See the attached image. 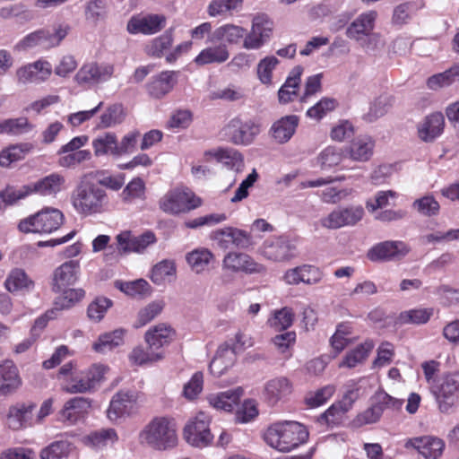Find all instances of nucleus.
Instances as JSON below:
<instances>
[{
  "label": "nucleus",
  "mask_w": 459,
  "mask_h": 459,
  "mask_svg": "<svg viewBox=\"0 0 459 459\" xmlns=\"http://www.w3.org/2000/svg\"><path fill=\"white\" fill-rule=\"evenodd\" d=\"M433 315V308L419 307L403 311L399 316L401 324H426Z\"/></svg>",
  "instance_id": "nucleus-52"
},
{
  "label": "nucleus",
  "mask_w": 459,
  "mask_h": 459,
  "mask_svg": "<svg viewBox=\"0 0 459 459\" xmlns=\"http://www.w3.org/2000/svg\"><path fill=\"white\" fill-rule=\"evenodd\" d=\"M31 195L29 185L22 186L19 188L7 186L0 192V210L7 205H13L17 201L26 198Z\"/></svg>",
  "instance_id": "nucleus-47"
},
{
  "label": "nucleus",
  "mask_w": 459,
  "mask_h": 459,
  "mask_svg": "<svg viewBox=\"0 0 459 459\" xmlns=\"http://www.w3.org/2000/svg\"><path fill=\"white\" fill-rule=\"evenodd\" d=\"M405 446L415 448L426 459H438L443 454L445 443L439 437L423 436L410 438Z\"/></svg>",
  "instance_id": "nucleus-20"
},
{
  "label": "nucleus",
  "mask_w": 459,
  "mask_h": 459,
  "mask_svg": "<svg viewBox=\"0 0 459 459\" xmlns=\"http://www.w3.org/2000/svg\"><path fill=\"white\" fill-rule=\"evenodd\" d=\"M57 164L65 169H74L82 162L91 159V152L89 150H81L79 152H68L59 155Z\"/></svg>",
  "instance_id": "nucleus-58"
},
{
  "label": "nucleus",
  "mask_w": 459,
  "mask_h": 459,
  "mask_svg": "<svg viewBox=\"0 0 459 459\" xmlns=\"http://www.w3.org/2000/svg\"><path fill=\"white\" fill-rule=\"evenodd\" d=\"M244 0H212L207 7V13L211 17L225 15L239 10Z\"/></svg>",
  "instance_id": "nucleus-49"
},
{
  "label": "nucleus",
  "mask_w": 459,
  "mask_h": 459,
  "mask_svg": "<svg viewBox=\"0 0 459 459\" xmlns=\"http://www.w3.org/2000/svg\"><path fill=\"white\" fill-rule=\"evenodd\" d=\"M279 65V60L274 56H267L262 58L256 67L257 78L262 84H273V72Z\"/></svg>",
  "instance_id": "nucleus-46"
},
{
  "label": "nucleus",
  "mask_w": 459,
  "mask_h": 459,
  "mask_svg": "<svg viewBox=\"0 0 459 459\" xmlns=\"http://www.w3.org/2000/svg\"><path fill=\"white\" fill-rule=\"evenodd\" d=\"M178 72L163 71L152 77L147 83L146 89L150 96L155 99H161L172 91L178 82Z\"/></svg>",
  "instance_id": "nucleus-24"
},
{
  "label": "nucleus",
  "mask_w": 459,
  "mask_h": 459,
  "mask_svg": "<svg viewBox=\"0 0 459 459\" xmlns=\"http://www.w3.org/2000/svg\"><path fill=\"white\" fill-rule=\"evenodd\" d=\"M65 184L64 176L57 172L51 173L29 186L32 194H39L42 196H56L60 193Z\"/></svg>",
  "instance_id": "nucleus-27"
},
{
  "label": "nucleus",
  "mask_w": 459,
  "mask_h": 459,
  "mask_svg": "<svg viewBox=\"0 0 459 459\" xmlns=\"http://www.w3.org/2000/svg\"><path fill=\"white\" fill-rule=\"evenodd\" d=\"M343 157L344 154L342 149L334 146H328L320 152L318 156V162L322 169H329L339 165Z\"/></svg>",
  "instance_id": "nucleus-55"
},
{
  "label": "nucleus",
  "mask_w": 459,
  "mask_h": 459,
  "mask_svg": "<svg viewBox=\"0 0 459 459\" xmlns=\"http://www.w3.org/2000/svg\"><path fill=\"white\" fill-rule=\"evenodd\" d=\"M302 73L303 67L300 65H297L290 70L284 83L278 91V99L280 103L287 104L292 101L297 96L301 82Z\"/></svg>",
  "instance_id": "nucleus-31"
},
{
  "label": "nucleus",
  "mask_w": 459,
  "mask_h": 459,
  "mask_svg": "<svg viewBox=\"0 0 459 459\" xmlns=\"http://www.w3.org/2000/svg\"><path fill=\"white\" fill-rule=\"evenodd\" d=\"M365 214L361 205H350L333 210L320 220V225L325 229L337 230L351 227L360 221Z\"/></svg>",
  "instance_id": "nucleus-11"
},
{
  "label": "nucleus",
  "mask_w": 459,
  "mask_h": 459,
  "mask_svg": "<svg viewBox=\"0 0 459 459\" xmlns=\"http://www.w3.org/2000/svg\"><path fill=\"white\" fill-rule=\"evenodd\" d=\"M60 292H62V296L55 302V309L68 308L75 302L81 300L85 295V291L82 289H70L68 287Z\"/></svg>",
  "instance_id": "nucleus-62"
},
{
  "label": "nucleus",
  "mask_w": 459,
  "mask_h": 459,
  "mask_svg": "<svg viewBox=\"0 0 459 459\" xmlns=\"http://www.w3.org/2000/svg\"><path fill=\"white\" fill-rule=\"evenodd\" d=\"M299 122V119L295 115H290L280 118L273 124L270 129L272 137L278 143H285L289 142L295 134Z\"/></svg>",
  "instance_id": "nucleus-30"
},
{
  "label": "nucleus",
  "mask_w": 459,
  "mask_h": 459,
  "mask_svg": "<svg viewBox=\"0 0 459 459\" xmlns=\"http://www.w3.org/2000/svg\"><path fill=\"white\" fill-rule=\"evenodd\" d=\"M71 451V443L56 441L44 448L40 453L41 459H66Z\"/></svg>",
  "instance_id": "nucleus-59"
},
{
  "label": "nucleus",
  "mask_w": 459,
  "mask_h": 459,
  "mask_svg": "<svg viewBox=\"0 0 459 459\" xmlns=\"http://www.w3.org/2000/svg\"><path fill=\"white\" fill-rule=\"evenodd\" d=\"M213 255L209 249L202 247L187 253L186 259L191 269L200 273L206 269Z\"/></svg>",
  "instance_id": "nucleus-43"
},
{
  "label": "nucleus",
  "mask_w": 459,
  "mask_h": 459,
  "mask_svg": "<svg viewBox=\"0 0 459 459\" xmlns=\"http://www.w3.org/2000/svg\"><path fill=\"white\" fill-rule=\"evenodd\" d=\"M177 273L176 264L173 260L164 259L156 264L152 270L151 280L156 285L170 281Z\"/></svg>",
  "instance_id": "nucleus-41"
},
{
  "label": "nucleus",
  "mask_w": 459,
  "mask_h": 459,
  "mask_svg": "<svg viewBox=\"0 0 459 459\" xmlns=\"http://www.w3.org/2000/svg\"><path fill=\"white\" fill-rule=\"evenodd\" d=\"M459 76V66H454L443 73L432 75L428 79V87L431 90H438L450 85Z\"/></svg>",
  "instance_id": "nucleus-56"
},
{
  "label": "nucleus",
  "mask_w": 459,
  "mask_h": 459,
  "mask_svg": "<svg viewBox=\"0 0 459 459\" xmlns=\"http://www.w3.org/2000/svg\"><path fill=\"white\" fill-rule=\"evenodd\" d=\"M52 74V65L45 60H38L16 71V77L20 83L39 84L47 81Z\"/></svg>",
  "instance_id": "nucleus-17"
},
{
  "label": "nucleus",
  "mask_w": 459,
  "mask_h": 459,
  "mask_svg": "<svg viewBox=\"0 0 459 459\" xmlns=\"http://www.w3.org/2000/svg\"><path fill=\"white\" fill-rule=\"evenodd\" d=\"M391 106V98L382 95L370 103L368 111L363 115L366 122L372 123L383 117Z\"/></svg>",
  "instance_id": "nucleus-51"
},
{
  "label": "nucleus",
  "mask_w": 459,
  "mask_h": 459,
  "mask_svg": "<svg viewBox=\"0 0 459 459\" xmlns=\"http://www.w3.org/2000/svg\"><path fill=\"white\" fill-rule=\"evenodd\" d=\"M173 37L170 31H165L160 37L153 39L145 48L146 53L153 57H161L172 45Z\"/></svg>",
  "instance_id": "nucleus-50"
},
{
  "label": "nucleus",
  "mask_w": 459,
  "mask_h": 459,
  "mask_svg": "<svg viewBox=\"0 0 459 459\" xmlns=\"http://www.w3.org/2000/svg\"><path fill=\"white\" fill-rule=\"evenodd\" d=\"M114 72L115 67L112 64L92 61L80 67L74 75V81L81 86L93 87L108 82Z\"/></svg>",
  "instance_id": "nucleus-10"
},
{
  "label": "nucleus",
  "mask_w": 459,
  "mask_h": 459,
  "mask_svg": "<svg viewBox=\"0 0 459 459\" xmlns=\"http://www.w3.org/2000/svg\"><path fill=\"white\" fill-rule=\"evenodd\" d=\"M32 128L26 117L5 119L0 122V134H22L28 133Z\"/></svg>",
  "instance_id": "nucleus-53"
},
{
  "label": "nucleus",
  "mask_w": 459,
  "mask_h": 459,
  "mask_svg": "<svg viewBox=\"0 0 459 459\" xmlns=\"http://www.w3.org/2000/svg\"><path fill=\"white\" fill-rule=\"evenodd\" d=\"M305 425L292 420L278 421L272 424L264 433V441L271 447L282 452H290L308 439Z\"/></svg>",
  "instance_id": "nucleus-2"
},
{
  "label": "nucleus",
  "mask_w": 459,
  "mask_h": 459,
  "mask_svg": "<svg viewBox=\"0 0 459 459\" xmlns=\"http://www.w3.org/2000/svg\"><path fill=\"white\" fill-rule=\"evenodd\" d=\"M222 267L247 274L263 273L266 270L264 264L255 262L249 255L239 252H229L222 260Z\"/></svg>",
  "instance_id": "nucleus-15"
},
{
  "label": "nucleus",
  "mask_w": 459,
  "mask_h": 459,
  "mask_svg": "<svg viewBox=\"0 0 459 459\" xmlns=\"http://www.w3.org/2000/svg\"><path fill=\"white\" fill-rule=\"evenodd\" d=\"M206 161L212 159L222 163L228 169L236 172H240L244 169V159L242 154L234 149H214L206 151L204 153Z\"/></svg>",
  "instance_id": "nucleus-26"
},
{
  "label": "nucleus",
  "mask_w": 459,
  "mask_h": 459,
  "mask_svg": "<svg viewBox=\"0 0 459 459\" xmlns=\"http://www.w3.org/2000/svg\"><path fill=\"white\" fill-rule=\"evenodd\" d=\"M80 273V262L78 260H69L58 266L53 274V290L61 291L71 285H74L78 280Z\"/></svg>",
  "instance_id": "nucleus-21"
},
{
  "label": "nucleus",
  "mask_w": 459,
  "mask_h": 459,
  "mask_svg": "<svg viewBox=\"0 0 459 459\" xmlns=\"http://www.w3.org/2000/svg\"><path fill=\"white\" fill-rule=\"evenodd\" d=\"M112 306V301L105 297L96 298L88 307L87 314L90 319L100 321L107 310Z\"/></svg>",
  "instance_id": "nucleus-63"
},
{
  "label": "nucleus",
  "mask_w": 459,
  "mask_h": 459,
  "mask_svg": "<svg viewBox=\"0 0 459 459\" xmlns=\"http://www.w3.org/2000/svg\"><path fill=\"white\" fill-rule=\"evenodd\" d=\"M143 403V394L135 389H122L117 392L107 411V416L111 421L134 415Z\"/></svg>",
  "instance_id": "nucleus-7"
},
{
  "label": "nucleus",
  "mask_w": 459,
  "mask_h": 459,
  "mask_svg": "<svg viewBox=\"0 0 459 459\" xmlns=\"http://www.w3.org/2000/svg\"><path fill=\"white\" fill-rule=\"evenodd\" d=\"M117 434L113 429H103L91 432L84 437L87 446L100 449L108 446H111L117 441Z\"/></svg>",
  "instance_id": "nucleus-40"
},
{
  "label": "nucleus",
  "mask_w": 459,
  "mask_h": 459,
  "mask_svg": "<svg viewBox=\"0 0 459 459\" xmlns=\"http://www.w3.org/2000/svg\"><path fill=\"white\" fill-rule=\"evenodd\" d=\"M377 18L376 11H368L360 13L347 28L346 36L359 41L363 37L369 36L375 28Z\"/></svg>",
  "instance_id": "nucleus-23"
},
{
  "label": "nucleus",
  "mask_w": 459,
  "mask_h": 459,
  "mask_svg": "<svg viewBox=\"0 0 459 459\" xmlns=\"http://www.w3.org/2000/svg\"><path fill=\"white\" fill-rule=\"evenodd\" d=\"M445 118L442 113H433L419 126L418 133L421 140L430 142L439 136L444 129Z\"/></svg>",
  "instance_id": "nucleus-32"
},
{
  "label": "nucleus",
  "mask_w": 459,
  "mask_h": 459,
  "mask_svg": "<svg viewBox=\"0 0 459 459\" xmlns=\"http://www.w3.org/2000/svg\"><path fill=\"white\" fill-rule=\"evenodd\" d=\"M22 385V379L15 363L11 359L0 362V396L15 394Z\"/></svg>",
  "instance_id": "nucleus-18"
},
{
  "label": "nucleus",
  "mask_w": 459,
  "mask_h": 459,
  "mask_svg": "<svg viewBox=\"0 0 459 459\" xmlns=\"http://www.w3.org/2000/svg\"><path fill=\"white\" fill-rule=\"evenodd\" d=\"M202 199L186 186L169 190L159 201L160 209L167 214L187 213L202 205Z\"/></svg>",
  "instance_id": "nucleus-5"
},
{
  "label": "nucleus",
  "mask_w": 459,
  "mask_h": 459,
  "mask_svg": "<svg viewBox=\"0 0 459 459\" xmlns=\"http://www.w3.org/2000/svg\"><path fill=\"white\" fill-rule=\"evenodd\" d=\"M293 391V385L285 377L268 380L263 389V399L271 407L285 403Z\"/></svg>",
  "instance_id": "nucleus-14"
},
{
  "label": "nucleus",
  "mask_w": 459,
  "mask_h": 459,
  "mask_svg": "<svg viewBox=\"0 0 459 459\" xmlns=\"http://www.w3.org/2000/svg\"><path fill=\"white\" fill-rule=\"evenodd\" d=\"M124 334L123 329L100 334L92 344V350L98 353H107L123 343Z\"/></svg>",
  "instance_id": "nucleus-38"
},
{
  "label": "nucleus",
  "mask_w": 459,
  "mask_h": 459,
  "mask_svg": "<svg viewBox=\"0 0 459 459\" xmlns=\"http://www.w3.org/2000/svg\"><path fill=\"white\" fill-rule=\"evenodd\" d=\"M441 412L448 411L459 401V373L445 375L431 386Z\"/></svg>",
  "instance_id": "nucleus-8"
},
{
  "label": "nucleus",
  "mask_w": 459,
  "mask_h": 459,
  "mask_svg": "<svg viewBox=\"0 0 459 459\" xmlns=\"http://www.w3.org/2000/svg\"><path fill=\"white\" fill-rule=\"evenodd\" d=\"M373 347L374 344L371 341H366L365 342L358 345L355 349L351 350L345 355L343 360L340 364V367L351 368L362 363L367 359Z\"/></svg>",
  "instance_id": "nucleus-42"
},
{
  "label": "nucleus",
  "mask_w": 459,
  "mask_h": 459,
  "mask_svg": "<svg viewBox=\"0 0 459 459\" xmlns=\"http://www.w3.org/2000/svg\"><path fill=\"white\" fill-rule=\"evenodd\" d=\"M261 254L273 262L289 261L296 256V246L287 238H273L264 242Z\"/></svg>",
  "instance_id": "nucleus-13"
},
{
  "label": "nucleus",
  "mask_w": 459,
  "mask_h": 459,
  "mask_svg": "<svg viewBox=\"0 0 459 459\" xmlns=\"http://www.w3.org/2000/svg\"><path fill=\"white\" fill-rule=\"evenodd\" d=\"M375 142L368 135L357 137L350 146V157L353 160L367 161L373 154Z\"/></svg>",
  "instance_id": "nucleus-36"
},
{
  "label": "nucleus",
  "mask_w": 459,
  "mask_h": 459,
  "mask_svg": "<svg viewBox=\"0 0 459 459\" xmlns=\"http://www.w3.org/2000/svg\"><path fill=\"white\" fill-rule=\"evenodd\" d=\"M211 418L204 411H199L189 419L184 428V437L188 444L195 447L207 446L213 436L210 430Z\"/></svg>",
  "instance_id": "nucleus-9"
},
{
  "label": "nucleus",
  "mask_w": 459,
  "mask_h": 459,
  "mask_svg": "<svg viewBox=\"0 0 459 459\" xmlns=\"http://www.w3.org/2000/svg\"><path fill=\"white\" fill-rule=\"evenodd\" d=\"M64 222L63 212L52 207H46L34 215L22 220L18 229L24 233L50 234L60 228Z\"/></svg>",
  "instance_id": "nucleus-6"
},
{
  "label": "nucleus",
  "mask_w": 459,
  "mask_h": 459,
  "mask_svg": "<svg viewBox=\"0 0 459 459\" xmlns=\"http://www.w3.org/2000/svg\"><path fill=\"white\" fill-rule=\"evenodd\" d=\"M116 286L128 296H143L150 292V284L143 279L134 281L117 282Z\"/></svg>",
  "instance_id": "nucleus-61"
},
{
  "label": "nucleus",
  "mask_w": 459,
  "mask_h": 459,
  "mask_svg": "<svg viewBox=\"0 0 459 459\" xmlns=\"http://www.w3.org/2000/svg\"><path fill=\"white\" fill-rule=\"evenodd\" d=\"M4 285L11 292H30L34 288V281L28 276L24 270L15 268L8 274Z\"/></svg>",
  "instance_id": "nucleus-35"
},
{
  "label": "nucleus",
  "mask_w": 459,
  "mask_h": 459,
  "mask_svg": "<svg viewBox=\"0 0 459 459\" xmlns=\"http://www.w3.org/2000/svg\"><path fill=\"white\" fill-rule=\"evenodd\" d=\"M335 388L333 385H325L315 392H310L307 394L305 401L310 407H318L326 403L334 394Z\"/></svg>",
  "instance_id": "nucleus-64"
},
{
  "label": "nucleus",
  "mask_w": 459,
  "mask_h": 459,
  "mask_svg": "<svg viewBox=\"0 0 459 459\" xmlns=\"http://www.w3.org/2000/svg\"><path fill=\"white\" fill-rule=\"evenodd\" d=\"M237 230L238 228L235 227L216 230L212 233V239L222 250L233 249Z\"/></svg>",
  "instance_id": "nucleus-54"
},
{
  "label": "nucleus",
  "mask_w": 459,
  "mask_h": 459,
  "mask_svg": "<svg viewBox=\"0 0 459 459\" xmlns=\"http://www.w3.org/2000/svg\"><path fill=\"white\" fill-rule=\"evenodd\" d=\"M230 57L228 48L225 44L208 47L203 49L195 58V63L198 65H205L209 64H221Z\"/></svg>",
  "instance_id": "nucleus-34"
},
{
  "label": "nucleus",
  "mask_w": 459,
  "mask_h": 459,
  "mask_svg": "<svg viewBox=\"0 0 459 459\" xmlns=\"http://www.w3.org/2000/svg\"><path fill=\"white\" fill-rule=\"evenodd\" d=\"M246 34V30L234 24H225L217 28L209 39V41L225 40L230 44H237Z\"/></svg>",
  "instance_id": "nucleus-37"
},
{
  "label": "nucleus",
  "mask_w": 459,
  "mask_h": 459,
  "mask_svg": "<svg viewBox=\"0 0 459 459\" xmlns=\"http://www.w3.org/2000/svg\"><path fill=\"white\" fill-rule=\"evenodd\" d=\"M108 371V367L101 363L79 370L68 362L60 368L56 378L61 389L67 394H91L103 382Z\"/></svg>",
  "instance_id": "nucleus-1"
},
{
  "label": "nucleus",
  "mask_w": 459,
  "mask_h": 459,
  "mask_svg": "<svg viewBox=\"0 0 459 459\" xmlns=\"http://www.w3.org/2000/svg\"><path fill=\"white\" fill-rule=\"evenodd\" d=\"M230 142L238 145H249L260 134V125L253 120L233 118L225 128Z\"/></svg>",
  "instance_id": "nucleus-12"
},
{
  "label": "nucleus",
  "mask_w": 459,
  "mask_h": 459,
  "mask_svg": "<svg viewBox=\"0 0 459 459\" xmlns=\"http://www.w3.org/2000/svg\"><path fill=\"white\" fill-rule=\"evenodd\" d=\"M409 252V248L403 241H384L377 244L368 252L370 261L391 260L394 257L403 256Z\"/></svg>",
  "instance_id": "nucleus-22"
},
{
  "label": "nucleus",
  "mask_w": 459,
  "mask_h": 459,
  "mask_svg": "<svg viewBox=\"0 0 459 459\" xmlns=\"http://www.w3.org/2000/svg\"><path fill=\"white\" fill-rule=\"evenodd\" d=\"M139 442L155 450H167L178 443L175 420L167 416L154 417L139 433Z\"/></svg>",
  "instance_id": "nucleus-3"
},
{
  "label": "nucleus",
  "mask_w": 459,
  "mask_h": 459,
  "mask_svg": "<svg viewBox=\"0 0 459 459\" xmlns=\"http://www.w3.org/2000/svg\"><path fill=\"white\" fill-rule=\"evenodd\" d=\"M242 394L243 390L238 387L217 394H211L207 395L206 399L212 408L231 411L238 404Z\"/></svg>",
  "instance_id": "nucleus-28"
},
{
  "label": "nucleus",
  "mask_w": 459,
  "mask_h": 459,
  "mask_svg": "<svg viewBox=\"0 0 459 459\" xmlns=\"http://www.w3.org/2000/svg\"><path fill=\"white\" fill-rule=\"evenodd\" d=\"M34 403H18L9 408L6 425L12 430H20L34 424Z\"/></svg>",
  "instance_id": "nucleus-19"
},
{
  "label": "nucleus",
  "mask_w": 459,
  "mask_h": 459,
  "mask_svg": "<svg viewBox=\"0 0 459 459\" xmlns=\"http://www.w3.org/2000/svg\"><path fill=\"white\" fill-rule=\"evenodd\" d=\"M125 117L126 112L122 104H112L101 114L97 127L100 129L114 127L123 123Z\"/></svg>",
  "instance_id": "nucleus-39"
},
{
  "label": "nucleus",
  "mask_w": 459,
  "mask_h": 459,
  "mask_svg": "<svg viewBox=\"0 0 459 459\" xmlns=\"http://www.w3.org/2000/svg\"><path fill=\"white\" fill-rule=\"evenodd\" d=\"M30 147L28 143L12 145L0 152V166L9 167L12 163L22 160L29 152Z\"/></svg>",
  "instance_id": "nucleus-45"
},
{
  "label": "nucleus",
  "mask_w": 459,
  "mask_h": 459,
  "mask_svg": "<svg viewBox=\"0 0 459 459\" xmlns=\"http://www.w3.org/2000/svg\"><path fill=\"white\" fill-rule=\"evenodd\" d=\"M294 321V313L290 307H285L274 310L267 324L276 331H282L289 328Z\"/></svg>",
  "instance_id": "nucleus-48"
},
{
  "label": "nucleus",
  "mask_w": 459,
  "mask_h": 459,
  "mask_svg": "<svg viewBox=\"0 0 459 459\" xmlns=\"http://www.w3.org/2000/svg\"><path fill=\"white\" fill-rule=\"evenodd\" d=\"M108 203L107 193L97 182L82 180L71 194V204L82 216L101 213Z\"/></svg>",
  "instance_id": "nucleus-4"
},
{
  "label": "nucleus",
  "mask_w": 459,
  "mask_h": 459,
  "mask_svg": "<svg viewBox=\"0 0 459 459\" xmlns=\"http://www.w3.org/2000/svg\"><path fill=\"white\" fill-rule=\"evenodd\" d=\"M91 145L96 157L105 155L118 157L117 137L113 132H105L99 134L92 140Z\"/></svg>",
  "instance_id": "nucleus-33"
},
{
  "label": "nucleus",
  "mask_w": 459,
  "mask_h": 459,
  "mask_svg": "<svg viewBox=\"0 0 459 459\" xmlns=\"http://www.w3.org/2000/svg\"><path fill=\"white\" fill-rule=\"evenodd\" d=\"M91 407V402L89 399L84 397H74L69 399L65 404L62 410L57 413V420L74 424L87 412Z\"/></svg>",
  "instance_id": "nucleus-25"
},
{
  "label": "nucleus",
  "mask_w": 459,
  "mask_h": 459,
  "mask_svg": "<svg viewBox=\"0 0 459 459\" xmlns=\"http://www.w3.org/2000/svg\"><path fill=\"white\" fill-rule=\"evenodd\" d=\"M163 357L164 351H151L149 347L145 350L144 348L138 346L133 349L129 354V360L134 365L143 366L159 361L162 359Z\"/></svg>",
  "instance_id": "nucleus-44"
},
{
  "label": "nucleus",
  "mask_w": 459,
  "mask_h": 459,
  "mask_svg": "<svg viewBox=\"0 0 459 459\" xmlns=\"http://www.w3.org/2000/svg\"><path fill=\"white\" fill-rule=\"evenodd\" d=\"M373 400L377 404L379 409H381L382 414L385 411L393 412L399 411L404 403V400L393 397L385 391L377 392L373 397Z\"/></svg>",
  "instance_id": "nucleus-57"
},
{
  "label": "nucleus",
  "mask_w": 459,
  "mask_h": 459,
  "mask_svg": "<svg viewBox=\"0 0 459 459\" xmlns=\"http://www.w3.org/2000/svg\"><path fill=\"white\" fill-rule=\"evenodd\" d=\"M174 330L166 324H159L145 333V341L149 349L154 351H163V347L168 345L174 338Z\"/></svg>",
  "instance_id": "nucleus-29"
},
{
  "label": "nucleus",
  "mask_w": 459,
  "mask_h": 459,
  "mask_svg": "<svg viewBox=\"0 0 459 459\" xmlns=\"http://www.w3.org/2000/svg\"><path fill=\"white\" fill-rule=\"evenodd\" d=\"M166 26V18L161 14L134 15L127 22L128 33L152 35Z\"/></svg>",
  "instance_id": "nucleus-16"
},
{
  "label": "nucleus",
  "mask_w": 459,
  "mask_h": 459,
  "mask_svg": "<svg viewBox=\"0 0 459 459\" xmlns=\"http://www.w3.org/2000/svg\"><path fill=\"white\" fill-rule=\"evenodd\" d=\"M163 307V301L155 300L142 308L138 313L136 327L147 325L161 313Z\"/></svg>",
  "instance_id": "nucleus-60"
}]
</instances>
